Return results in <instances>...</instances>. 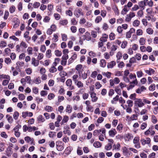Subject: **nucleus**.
<instances>
[{
  "label": "nucleus",
  "mask_w": 158,
  "mask_h": 158,
  "mask_svg": "<svg viewBox=\"0 0 158 158\" xmlns=\"http://www.w3.org/2000/svg\"><path fill=\"white\" fill-rule=\"evenodd\" d=\"M140 23V21L137 20L136 19L133 22V25L135 27H138Z\"/></svg>",
  "instance_id": "obj_32"
},
{
  "label": "nucleus",
  "mask_w": 158,
  "mask_h": 158,
  "mask_svg": "<svg viewBox=\"0 0 158 158\" xmlns=\"http://www.w3.org/2000/svg\"><path fill=\"white\" fill-rule=\"evenodd\" d=\"M117 48V46L114 45H113L111 47V52H110V54L111 55V52H114L115 51Z\"/></svg>",
  "instance_id": "obj_48"
},
{
  "label": "nucleus",
  "mask_w": 158,
  "mask_h": 158,
  "mask_svg": "<svg viewBox=\"0 0 158 158\" xmlns=\"http://www.w3.org/2000/svg\"><path fill=\"white\" fill-rule=\"evenodd\" d=\"M27 44L23 41H22L19 44L17 45L16 46V50L18 52L23 50L27 48Z\"/></svg>",
  "instance_id": "obj_1"
},
{
  "label": "nucleus",
  "mask_w": 158,
  "mask_h": 158,
  "mask_svg": "<svg viewBox=\"0 0 158 158\" xmlns=\"http://www.w3.org/2000/svg\"><path fill=\"white\" fill-rule=\"evenodd\" d=\"M147 33L149 35H152L154 32L153 30L151 27H148L146 30Z\"/></svg>",
  "instance_id": "obj_37"
},
{
  "label": "nucleus",
  "mask_w": 158,
  "mask_h": 158,
  "mask_svg": "<svg viewBox=\"0 0 158 158\" xmlns=\"http://www.w3.org/2000/svg\"><path fill=\"white\" fill-rule=\"evenodd\" d=\"M129 77L130 79L133 80L132 82H130V84H133L135 85L138 84V81L135 74H133L131 73L129 75Z\"/></svg>",
  "instance_id": "obj_4"
},
{
  "label": "nucleus",
  "mask_w": 158,
  "mask_h": 158,
  "mask_svg": "<svg viewBox=\"0 0 158 158\" xmlns=\"http://www.w3.org/2000/svg\"><path fill=\"white\" fill-rule=\"evenodd\" d=\"M75 84L77 85L78 88H82L84 86V84L81 81H77Z\"/></svg>",
  "instance_id": "obj_26"
},
{
  "label": "nucleus",
  "mask_w": 158,
  "mask_h": 158,
  "mask_svg": "<svg viewBox=\"0 0 158 158\" xmlns=\"http://www.w3.org/2000/svg\"><path fill=\"white\" fill-rule=\"evenodd\" d=\"M29 32L28 31H26L24 34L23 36L25 38L26 41L28 42L30 40L31 38L29 36Z\"/></svg>",
  "instance_id": "obj_21"
},
{
  "label": "nucleus",
  "mask_w": 158,
  "mask_h": 158,
  "mask_svg": "<svg viewBox=\"0 0 158 158\" xmlns=\"http://www.w3.org/2000/svg\"><path fill=\"white\" fill-rule=\"evenodd\" d=\"M126 103L127 105H125L126 107H131L133 105V102L131 100H127L126 102Z\"/></svg>",
  "instance_id": "obj_23"
},
{
  "label": "nucleus",
  "mask_w": 158,
  "mask_h": 158,
  "mask_svg": "<svg viewBox=\"0 0 158 158\" xmlns=\"http://www.w3.org/2000/svg\"><path fill=\"white\" fill-rule=\"evenodd\" d=\"M143 10H139L137 13V16L139 18L143 17Z\"/></svg>",
  "instance_id": "obj_45"
},
{
  "label": "nucleus",
  "mask_w": 158,
  "mask_h": 158,
  "mask_svg": "<svg viewBox=\"0 0 158 158\" xmlns=\"http://www.w3.org/2000/svg\"><path fill=\"white\" fill-rule=\"evenodd\" d=\"M68 58V55L67 54L63 55L62 57V60L61 61V64L63 66H65L66 64L67 60Z\"/></svg>",
  "instance_id": "obj_8"
},
{
  "label": "nucleus",
  "mask_w": 158,
  "mask_h": 158,
  "mask_svg": "<svg viewBox=\"0 0 158 158\" xmlns=\"http://www.w3.org/2000/svg\"><path fill=\"white\" fill-rule=\"evenodd\" d=\"M71 8H69V10L66 11V14L70 16H71L73 15V12L71 11Z\"/></svg>",
  "instance_id": "obj_51"
},
{
  "label": "nucleus",
  "mask_w": 158,
  "mask_h": 158,
  "mask_svg": "<svg viewBox=\"0 0 158 158\" xmlns=\"http://www.w3.org/2000/svg\"><path fill=\"white\" fill-rule=\"evenodd\" d=\"M145 72L146 74L151 76L154 74L155 73V71L152 69L149 68L148 70H145Z\"/></svg>",
  "instance_id": "obj_20"
},
{
  "label": "nucleus",
  "mask_w": 158,
  "mask_h": 158,
  "mask_svg": "<svg viewBox=\"0 0 158 158\" xmlns=\"http://www.w3.org/2000/svg\"><path fill=\"white\" fill-rule=\"evenodd\" d=\"M81 72L78 74L79 77L83 80H85L87 77V73L84 72L83 73Z\"/></svg>",
  "instance_id": "obj_18"
},
{
  "label": "nucleus",
  "mask_w": 158,
  "mask_h": 158,
  "mask_svg": "<svg viewBox=\"0 0 158 158\" xmlns=\"http://www.w3.org/2000/svg\"><path fill=\"white\" fill-rule=\"evenodd\" d=\"M109 37L110 40H114L115 39V34L112 32L109 35Z\"/></svg>",
  "instance_id": "obj_47"
},
{
  "label": "nucleus",
  "mask_w": 158,
  "mask_h": 158,
  "mask_svg": "<svg viewBox=\"0 0 158 158\" xmlns=\"http://www.w3.org/2000/svg\"><path fill=\"white\" fill-rule=\"evenodd\" d=\"M108 38V35L106 34H103L102 35V36L100 38V40L103 43L107 41Z\"/></svg>",
  "instance_id": "obj_16"
},
{
  "label": "nucleus",
  "mask_w": 158,
  "mask_h": 158,
  "mask_svg": "<svg viewBox=\"0 0 158 158\" xmlns=\"http://www.w3.org/2000/svg\"><path fill=\"white\" fill-rule=\"evenodd\" d=\"M136 35L137 36H141L143 35V30L141 29H137L136 31Z\"/></svg>",
  "instance_id": "obj_33"
},
{
  "label": "nucleus",
  "mask_w": 158,
  "mask_h": 158,
  "mask_svg": "<svg viewBox=\"0 0 158 158\" xmlns=\"http://www.w3.org/2000/svg\"><path fill=\"white\" fill-rule=\"evenodd\" d=\"M56 149L58 151H61L64 148V143L61 141H58L56 142Z\"/></svg>",
  "instance_id": "obj_5"
},
{
  "label": "nucleus",
  "mask_w": 158,
  "mask_h": 158,
  "mask_svg": "<svg viewBox=\"0 0 158 158\" xmlns=\"http://www.w3.org/2000/svg\"><path fill=\"white\" fill-rule=\"evenodd\" d=\"M127 44V42L126 40H124L122 42L121 45V47L122 48H125Z\"/></svg>",
  "instance_id": "obj_54"
},
{
  "label": "nucleus",
  "mask_w": 158,
  "mask_h": 158,
  "mask_svg": "<svg viewBox=\"0 0 158 158\" xmlns=\"http://www.w3.org/2000/svg\"><path fill=\"white\" fill-rule=\"evenodd\" d=\"M31 77L30 76H27L25 78H23L21 79V83L23 85H25L26 82L29 84H31Z\"/></svg>",
  "instance_id": "obj_6"
},
{
  "label": "nucleus",
  "mask_w": 158,
  "mask_h": 158,
  "mask_svg": "<svg viewBox=\"0 0 158 158\" xmlns=\"http://www.w3.org/2000/svg\"><path fill=\"white\" fill-rule=\"evenodd\" d=\"M56 26L54 24H52L51 26L50 27L47 29V34L49 35H51L53 32L56 31Z\"/></svg>",
  "instance_id": "obj_3"
},
{
  "label": "nucleus",
  "mask_w": 158,
  "mask_h": 158,
  "mask_svg": "<svg viewBox=\"0 0 158 158\" xmlns=\"http://www.w3.org/2000/svg\"><path fill=\"white\" fill-rule=\"evenodd\" d=\"M116 65V62L114 61H112L107 64L108 68H112Z\"/></svg>",
  "instance_id": "obj_22"
},
{
  "label": "nucleus",
  "mask_w": 158,
  "mask_h": 158,
  "mask_svg": "<svg viewBox=\"0 0 158 158\" xmlns=\"http://www.w3.org/2000/svg\"><path fill=\"white\" fill-rule=\"evenodd\" d=\"M33 48L31 47H28L27 49V51L28 54L29 55H31L32 53Z\"/></svg>",
  "instance_id": "obj_53"
},
{
  "label": "nucleus",
  "mask_w": 158,
  "mask_h": 158,
  "mask_svg": "<svg viewBox=\"0 0 158 158\" xmlns=\"http://www.w3.org/2000/svg\"><path fill=\"white\" fill-rule=\"evenodd\" d=\"M72 111V108L71 106L69 105H67L66 109L65 110V111L66 112L68 113H71Z\"/></svg>",
  "instance_id": "obj_25"
},
{
  "label": "nucleus",
  "mask_w": 158,
  "mask_h": 158,
  "mask_svg": "<svg viewBox=\"0 0 158 158\" xmlns=\"http://www.w3.org/2000/svg\"><path fill=\"white\" fill-rule=\"evenodd\" d=\"M68 21L67 19H64L60 21V24L63 26H65L67 24Z\"/></svg>",
  "instance_id": "obj_39"
},
{
  "label": "nucleus",
  "mask_w": 158,
  "mask_h": 158,
  "mask_svg": "<svg viewBox=\"0 0 158 158\" xmlns=\"http://www.w3.org/2000/svg\"><path fill=\"white\" fill-rule=\"evenodd\" d=\"M15 10V7L14 6H11L9 9V11L11 13H12L14 12Z\"/></svg>",
  "instance_id": "obj_64"
},
{
  "label": "nucleus",
  "mask_w": 158,
  "mask_h": 158,
  "mask_svg": "<svg viewBox=\"0 0 158 158\" xmlns=\"http://www.w3.org/2000/svg\"><path fill=\"white\" fill-rule=\"evenodd\" d=\"M4 61L6 64H9L11 63V61L10 58L8 57L6 58Z\"/></svg>",
  "instance_id": "obj_61"
},
{
  "label": "nucleus",
  "mask_w": 158,
  "mask_h": 158,
  "mask_svg": "<svg viewBox=\"0 0 158 158\" xmlns=\"http://www.w3.org/2000/svg\"><path fill=\"white\" fill-rule=\"evenodd\" d=\"M135 105L139 107H142L144 105L142 99L140 98H137L135 99V100L134 101Z\"/></svg>",
  "instance_id": "obj_2"
},
{
  "label": "nucleus",
  "mask_w": 158,
  "mask_h": 158,
  "mask_svg": "<svg viewBox=\"0 0 158 158\" xmlns=\"http://www.w3.org/2000/svg\"><path fill=\"white\" fill-rule=\"evenodd\" d=\"M57 71V69L54 66H52L49 69V71L50 73H53Z\"/></svg>",
  "instance_id": "obj_38"
},
{
  "label": "nucleus",
  "mask_w": 158,
  "mask_h": 158,
  "mask_svg": "<svg viewBox=\"0 0 158 158\" xmlns=\"http://www.w3.org/2000/svg\"><path fill=\"white\" fill-rule=\"evenodd\" d=\"M146 42V39L144 37H141L139 40V43L141 45H144Z\"/></svg>",
  "instance_id": "obj_36"
},
{
  "label": "nucleus",
  "mask_w": 158,
  "mask_h": 158,
  "mask_svg": "<svg viewBox=\"0 0 158 158\" xmlns=\"http://www.w3.org/2000/svg\"><path fill=\"white\" fill-rule=\"evenodd\" d=\"M146 88L144 86H142L140 88L137 89L136 92L138 94L141 93L142 91L146 90Z\"/></svg>",
  "instance_id": "obj_29"
},
{
  "label": "nucleus",
  "mask_w": 158,
  "mask_h": 158,
  "mask_svg": "<svg viewBox=\"0 0 158 158\" xmlns=\"http://www.w3.org/2000/svg\"><path fill=\"white\" fill-rule=\"evenodd\" d=\"M86 109L88 112L89 111H90V112H92L93 111V107L91 105H89L86 106Z\"/></svg>",
  "instance_id": "obj_63"
},
{
  "label": "nucleus",
  "mask_w": 158,
  "mask_h": 158,
  "mask_svg": "<svg viewBox=\"0 0 158 158\" xmlns=\"http://www.w3.org/2000/svg\"><path fill=\"white\" fill-rule=\"evenodd\" d=\"M119 96L117 95L116 97L113 98V99L111 101L112 104H115L116 103V102L118 100Z\"/></svg>",
  "instance_id": "obj_42"
},
{
  "label": "nucleus",
  "mask_w": 158,
  "mask_h": 158,
  "mask_svg": "<svg viewBox=\"0 0 158 158\" xmlns=\"http://www.w3.org/2000/svg\"><path fill=\"white\" fill-rule=\"evenodd\" d=\"M72 82L71 79H68L66 82V85L69 88V89L72 90L74 89V87L72 85Z\"/></svg>",
  "instance_id": "obj_10"
},
{
  "label": "nucleus",
  "mask_w": 158,
  "mask_h": 158,
  "mask_svg": "<svg viewBox=\"0 0 158 158\" xmlns=\"http://www.w3.org/2000/svg\"><path fill=\"white\" fill-rule=\"evenodd\" d=\"M13 118L15 120H17L19 116V113L17 111H15L13 115Z\"/></svg>",
  "instance_id": "obj_57"
},
{
  "label": "nucleus",
  "mask_w": 158,
  "mask_h": 158,
  "mask_svg": "<svg viewBox=\"0 0 158 158\" xmlns=\"http://www.w3.org/2000/svg\"><path fill=\"white\" fill-rule=\"evenodd\" d=\"M139 5L140 7L143 8V10H144L145 6V2H144V0L143 1H141L139 2Z\"/></svg>",
  "instance_id": "obj_34"
},
{
  "label": "nucleus",
  "mask_w": 158,
  "mask_h": 158,
  "mask_svg": "<svg viewBox=\"0 0 158 158\" xmlns=\"http://www.w3.org/2000/svg\"><path fill=\"white\" fill-rule=\"evenodd\" d=\"M10 76L9 75H6L3 74H0V80H2L3 79L7 78L8 77Z\"/></svg>",
  "instance_id": "obj_56"
},
{
  "label": "nucleus",
  "mask_w": 158,
  "mask_h": 158,
  "mask_svg": "<svg viewBox=\"0 0 158 158\" xmlns=\"http://www.w3.org/2000/svg\"><path fill=\"white\" fill-rule=\"evenodd\" d=\"M31 64L35 67L38 66L39 64V61L36 60L35 58L32 57L31 59Z\"/></svg>",
  "instance_id": "obj_17"
},
{
  "label": "nucleus",
  "mask_w": 158,
  "mask_h": 158,
  "mask_svg": "<svg viewBox=\"0 0 158 158\" xmlns=\"http://www.w3.org/2000/svg\"><path fill=\"white\" fill-rule=\"evenodd\" d=\"M74 15L77 17H79L81 15H83V12H82V10L80 8H77L76 9L74 12Z\"/></svg>",
  "instance_id": "obj_11"
},
{
  "label": "nucleus",
  "mask_w": 158,
  "mask_h": 158,
  "mask_svg": "<svg viewBox=\"0 0 158 158\" xmlns=\"http://www.w3.org/2000/svg\"><path fill=\"white\" fill-rule=\"evenodd\" d=\"M69 117L66 116L64 115L63 117V118L62 121L60 123L61 125L63 124L64 123H66L69 120Z\"/></svg>",
  "instance_id": "obj_28"
},
{
  "label": "nucleus",
  "mask_w": 158,
  "mask_h": 158,
  "mask_svg": "<svg viewBox=\"0 0 158 158\" xmlns=\"http://www.w3.org/2000/svg\"><path fill=\"white\" fill-rule=\"evenodd\" d=\"M82 37L83 38V39L84 40H86L89 41L91 39L90 34L88 31L86 32L85 35H82Z\"/></svg>",
  "instance_id": "obj_13"
},
{
  "label": "nucleus",
  "mask_w": 158,
  "mask_h": 158,
  "mask_svg": "<svg viewBox=\"0 0 158 158\" xmlns=\"http://www.w3.org/2000/svg\"><path fill=\"white\" fill-rule=\"evenodd\" d=\"M102 18L100 16H97L95 20V22L96 23H98L102 20Z\"/></svg>",
  "instance_id": "obj_55"
},
{
  "label": "nucleus",
  "mask_w": 158,
  "mask_h": 158,
  "mask_svg": "<svg viewBox=\"0 0 158 158\" xmlns=\"http://www.w3.org/2000/svg\"><path fill=\"white\" fill-rule=\"evenodd\" d=\"M25 141L27 143H30L32 144L33 141V139L31 138L30 137L27 136L24 138Z\"/></svg>",
  "instance_id": "obj_27"
},
{
  "label": "nucleus",
  "mask_w": 158,
  "mask_h": 158,
  "mask_svg": "<svg viewBox=\"0 0 158 158\" xmlns=\"http://www.w3.org/2000/svg\"><path fill=\"white\" fill-rule=\"evenodd\" d=\"M70 30L73 33H75L77 31V28L76 26H72L70 27Z\"/></svg>",
  "instance_id": "obj_60"
},
{
  "label": "nucleus",
  "mask_w": 158,
  "mask_h": 158,
  "mask_svg": "<svg viewBox=\"0 0 158 158\" xmlns=\"http://www.w3.org/2000/svg\"><path fill=\"white\" fill-rule=\"evenodd\" d=\"M135 30L133 28H131L129 31L126 33V38L127 39L130 38L132 34L135 33Z\"/></svg>",
  "instance_id": "obj_7"
},
{
  "label": "nucleus",
  "mask_w": 158,
  "mask_h": 158,
  "mask_svg": "<svg viewBox=\"0 0 158 158\" xmlns=\"http://www.w3.org/2000/svg\"><path fill=\"white\" fill-rule=\"evenodd\" d=\"M117 132L115 129L112 128L108 132L109 135L111 137H113L117 134Z\"/></svg>",
  "instance_id": "obj_14"
},
{
  "label": "nucleus",
  "mask_w": 158,
  "mask_h": 158,
  "mask_svg": "<svg viewBox=\"0 0 158 158\" xmlns=\"http://www.w3.org/2000/svg\"><path fill=\"white\" fill-rule=\"evenodd\" d=\"M123 155L126 156H128L131 154V152L126 147H123L122 149Z\"/></svg>",
  "instance_id": "obj_9"
},
{
  "label": "nucleus",
  "mask_w": 158,
  "mask_h": 158,
  "mask_svg": "<svg viewBox=\"0 0 158 158\" xmlns=\"http://www.w3.org/2000/svg\"><path fill=\"white\" fill-rule=\"evenodd\" d=\"M93 145L95 148H98L102 146V144L98 141H96L94 143Z\"/></svg>",
  "instance_id": "obj_35"
},
{
  "label": "nucleus",
  "mask_w": 158,
  "mask_h": 158,
  "mask_svg": "<svg viewBox=\"0 0 158 158\" xmlns=\"http://www.w3.org/2000/svg\"><path fill=\"white\" fill-rule=\"evenodd\" d=\"M106 65V63L105 60L104 59H102L100 61V65L102 67H104Z\"/></svg>",
  "instance_id": "obj_44"
},
{
  "label": "nucleus",
  "mask_w": 158,
  "mask_h": 158,
  "mask_svg": "<svg viewBox=\"0 0 158 158\" xmlns=\"http://www.w3.org/2000/svg\"><path fill=\"white\" fill-rule=\"evenodd\" d=\"M52 40L54 42H56L58 40V35L56 34H54L53 35V37L52 38Z\"/></svg>",
  "instance_id": "obj_40"
},
{
  "label": "nucleus",
  "mask_w": 158,
  "mask_h": 158,
  "mask_svg": "<svg viewBox=\"0 0 158 158\" xmlns=\"http://www.w3.org/2000/svg\"><path fill=\"white\" fill-rule=\"evenodd\" d=\"M91 101L92 102H95L98 99V98L96 96V94L94 92H91L90 93Z\"/></svg>",
  "instance_id": "obj_12"
},
{
  "label": "nucleus",
  "mask_w": 158,
  "mask_h": 158,
  "mask_svg": "<svg viewBox=\"0 0 158 158\" xmlns=\"http://www.w3.org/2000/svg\"><path fill=\"white\" fill-rule=\"evenodd\" d=\"M136 94L135 93H134L133 94H131L129 96V98L130 99L134 100V101H135V99L137 98H136Z\"/></svg>",
  "instance_id": "obj_59"
},
{
  "label": "nucleus",
  "mask_w": 158,
  "mask_h": 158,
  "mask_svg": "<svg viewBox=\"0 0 158 158\" xmlns=\"http://www.w3.org/2000/svg\"><path fill=\"white\" fill-rule=\"evenodd\" d=\"M37 120L38 121L43 122L45 121L44 118L43 117L42 115H40L38 116L37 118Z\"/></svg>",
  "instance_id": "obj_50"
},
{
  "label": "nucleus",
  "mask_w": 158,
  "mask_h": 158,
  "mask_svg": "<svg viewBox=\"0 0 158 158\" xmlns=\"http://www.w3.org/2000/svg\"><path fill=\"white\" fill-rule=\"evenodd\" d=\"M49 136L51 138H53L56 135V133L55 132L50 131L49 133Z\"/></svg>",
  "instance_id": "obj_62"
},
{
  "label": "nucleus",
  "mask_w": 158,
  "mask_h": 158,
  "mask_svg": "<svg viewBox=\"0 0 158 158\" xmlns=\"http://www.w3.org/2000/svg\"><path fill=\"white\" fill-rule=\"evenodd\" d=\"M120 147V145L119 143L114 144L113 146V149L119 150Z\"/></svg>",
  "instance_id": "obj_58"
},
{
  "label": "nucleus",
  "mask_w": 158,
  "mask_h": 158,
  "mask_svg": "<svg viewBox=\"0 0 158 158\" xmlns=\"http://www.w3.org/2000/svg\"><path fill=\"white\" fill-rule=\"evenodd\" d=\"M128 11L129 9L128 7L127 6L125 5L122 11V14L123 15H125Z\"/></svg>",
  "instance_id": "obj_30"
},
{
  "label": "nucleus",
  "mask_w": 158,
  "mask_h": 158,
  "mask_svg": "<svg viewBox=\"0 0 158 158\" xmlns=\"http://www.w3.org/2000/svg\"><path fill=\"white\" fill-rule=\"evenodd\" d=\"M78 77V75L77 74L73 75L72 77V79L74 83H76V82L78 81L77 78Z\"/></svg>",
  "instance_id": "obj_46"
},
{
  "label": "nucleus",
  "mask_w": 158,
  "mask_h": 158,
  "mask_svg": "<svg viewBox=\"0 0 158 158\" xmlns=\"http://www.w3.org/2000/svg\"><path fill=\"white\" fill-rule=\"evenodd\" d=\"M118 100L119 103L121 104V106L123 107L124 109H125V108L124 107L123 105L125 103V100H124L122 97H120L119 98Z\"/></svg>",
  "instance_id": "obj_31"
},
{
  "label": "nucleus",
  "mask_w": 158,
  "mask_h": 158,
  "mask_svg": "<svg viewBox=\"0 0 158 158\" xmlns=\"http://www.w3.org/2000/svg\"><path fill=\"white\" fill-rule=\"evenodd\" d=\"M136 75L138 78H140L143 76V73L141 71H139L136 72Z\"/></svg>",
  "instance_id": "obj_52"
},
{
  "label": "nucleus",
  "mask_w": 158,
  "mask_h": 158,
  "mask_svg": "<svg viewBox=\"0 0 158 158\" xmlns=\"http://www.w3.org/2000/svg\"><path fill=\"white\" fill-rule=\"evenodd\" d=\"M46 56L48 58H50L52 56L51 51L50 49H48L47 51Z\"/></svg>",
  "instance_id": "obj_43"
},
{
  "label": "nucleus",
  "mask_w": 158,
  "mask_h": 158,
  "mask_svg": "<svg viewBox=\"0 0 158 158\" xmlns=\"http://www.w3.org/2000/svg\"><path fill=\"white\" fill-rule=\"evenodd\" d=\"M112 148V145L110 143L107 144L105 147V149L107 151L110 150Z\"/></svg>",
  "instance_id": "obj_41"
},
{
  "label": "nucleus",
  "mask_w": 158,
  "mask_h": 158,
  "mask_svg": "<svg viewBox=\"0 0 158 158\" xmlns=\"http://www.w3.org/2000/svg\"><path fill=\"white\" fill-rule=\"evenodd\" d=\"M83 69L82 65L81 64L77 65L75 67V69L77 71L78 74L81 72H83Z\"/></svg>",
  "instance_id": "obj_19"
},
{
  "label": "nucleus",
  "mask_w": 158,
  "mask_h": 158,
  "mask_svg": "<svg viewBox=\"0 0 158 158\" xmlns=\"http://www.w3.org/2000/svg\"><path fill=\"white\" fill-rule=\"evenodd\" d=\"M140 141L143 145H144L146 144H149L151 142V139L150 138L148 137L146 138L145 139H142L140 140Z\"/></svg>",
  "instance_id": "obj_15"
},
{
  "label": "nucleus",
  "mask_w": 158,
  "mask_h": 158,
  "mask_svg": "<svg viewBox=\"0 0 158 158\" xmlns=\"http://www.w3.org/2000/svg\"><path fill=\"white\" fill-rule=\"evenodd\" d=\"M6 80H4L2 82V85L3 86H6L8 85L10 80V77L9 76L7 78L5 79Z\"/></svg>",
  "instance_id": "obj_24"
},
{
  "label": "nucleus",
  "mask_w": 158,
  "mask_h": 158,
  "mask_svg": "<svg viewBox=\"0 0 158 158\" xmlns=\"http://www.w3.org/2000/svg\"><path fill=\"white\" fill-rule=\"evenodd\" d=\"M7 120L9 123H11L13 121V119L12 117L10 115L7 114L6 115Z\"/></svg>",
  "instance_id": "obj_49"
}]
</instances>
